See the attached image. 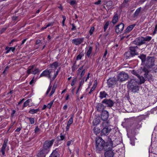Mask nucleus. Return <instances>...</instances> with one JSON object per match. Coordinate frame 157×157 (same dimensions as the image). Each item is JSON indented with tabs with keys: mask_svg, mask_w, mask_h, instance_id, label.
<instances>
[{
	"mask_svg": "<svg viewBox=\"0 0 157 157\" xmlns=\"http://www.w3.org/2000/svg\"><path fill=\"white\" fill-rule=\"evenodd\" d=\"M73 141L72 140L68 141L67 143V146H69L71 144H72Z\"/></svg>",
	"mask_w": 157,
	"mask_h": 157,
	"instance_id": "nucleus-54",
	"label": "nucleus"
},
{
	"mask_svg": "<svg viewBox=\"0 0 157 157\" xmlns=\"http://www.w3.org/2000/svg\"><path fill=\"white\" fill-rule=\"evenodd\" d=\"M85 72H86V71H85V69H83L82 71L81 74V75H80V76H81V77H82L84 75Z\"/></svg>",
	"mask_w": 157,
	"mask_h": 157,
	"instance_id": "nucleus-57",
	"label": "nucleus"
},
{
	"mask_svg": "<svg viewBox=\"0 0 157 157\" xmlns=\"http://www.w3.org/2000/svg\"><path fill=\"white\" fill-rule=\"evenodd\" d=\"M100 94L99 97L101 99L105 98L107 95V93L104 91L100 92Z\"/></svg>",
	"mask_w": 157,
	"mask_h": 157,
	"instance_id": "nucleus-29",
	"label": "nucleus"
},
{
	"mask_svg": "<svg viewBox=\"0 0 157 157\" xmlns=\"http://www.w3.org/2000/svg\"><path fill=\"white\" fill-rule=\"evenodd\" d=\"M94 27H92L90 28L89 31V33L90 35H91L93 34V32L94 30Z\"/></svg>",
	"mask_w": 157,
	"mask_h": 157,
	"instance_id": "nucleus-51",
	"label": "nucleus"
},
{
	"mask_svg": "<svg viewBox=\"0 0 157 157\" xmlns=\"http://www.w3.org/2000/svg\"><path fill=\"white\" fill-rule=\"evenodd\" d=\"M93 130L94 133L96 135L99 133L101 132L100 129L98 127H97L96 126L94 128Z\"/></svg>",
	"mask_w": 157,
	"mask_h": 157,
	"instance_id": "nucleus-27",
	"label": "nucleus"
},
{
	"mask_svg": "<svg viewBox=\"0 0 157 157\" xmlns=\"http://www.w3.org/2000/svg\"><path fill=\"white\" fill-rule=\"evenodd\" d=\"M113 4L112 2L111 1H108L106 3V6L108 8H111Z\"/></svg>",
	"mask_w": 157,
	"mask_h": 157,
	"instance_id": "nucleus-36",
	"label": "nucleus"
},
{
	"mask_svg": "<svg viewBox=\"0 0 157 157\" xmlns=\"http://www.w3.org/2000/svg\"><path fill=\"white\" fill-rule=\"evenodd\" d=\"M138 57L141 59L142 64L144 66L143 71L145 73H148L150 71L148 70L152 68L155 66V58L153 57L147 56L144 54H142L138 56Z\"/></svg>",
	"mask_w": 157,
	"mask_h": 157,
	"instance_id": "nucleus-1",
	"label": "nucleus"
},
{
	"mask_svg": "<svg viewBox=\"0 0 157 157\" xmlns=\"http://www.w3.org/2000/svg\"><path fill=\"white\" fill-rule=\"evenodd\" d=\"M15 49V47H10L8 50L6 51V53H8L10 51H11L12 52H14V51Z\"/></svg>",
	"mask_w": 157,
	"mask_h": 157,
	"instance_id": "nucleus-38",
	"label": "nucleus"
},
{
	"mask_svg": "<svg viewBox=\"0 0 157 157\" xmlns=\"http://www.w3.org/2000/svg\"><path fill=\"white\" fill-rule=\"evenodd\" d=\"M77 68V66L76 65V64L75 63L74 64L73 66L71 67V70L72 71H75L76 70Z\"/></svg>",
	"mask_w": 157,
	"mask_h": 157,
	"instance_id": "nucleus-44",
	"label": "nucleus"
},
{
	"mask_svg": "<svg viewBox=\"0 0 157 157\" xmlns=\"http://www.w3.org/2000/svg\"><path fill=\"white\" fill-rule=\"evenodd\" d=\"M151 39V37L150 36H147L145 37H144V39L145 43V41H150Z\"/></svg>",
	"mask_w": 157,
	"mask_h": 157,
	"instance_id": "nucleus-40",
	"label": "nucleus"
},
{
	"mask_svg": "<svg viewBox=\"0 0 157 157\" xmlns=\"http://www.w3.org/2000/svg\"><path fill=\"white\" fill-rule=\"evenodd\" d=\"M6 148L2 147L1 149V152L2 153V155H3L5 154V151Z\"/></svg>",
	"mask_w": 157,
	"mask_h": 157,
	"instance_id": "nucleus-55",
	"label": "nucleus"
},
{
	"mask_svg": "<svg viewBox=\"0 0 157 157\" xmlns=\"http://www.w3.org/2000/svg\"><path fill=\"white\" fill-rule=\"evenodd\" d=\"M69 3L71 5L73 6L74 5H76L77 3L76 1L75 0L71 1L69 2Z\"/></svg>",
	"mask_w": 157,
	"mask_h": 157,
	"instance_id": "nucleus-49",
	"label": "nucleus"
},
{
	"mask_svg": "<svg viewBox=\"0 0 157 157\" xmlns=\"http://www.w3.org/2000/svg\"><path fill=\"white\" fill-rule=\"evenodd\" d=\"M7 140H5L3 142L2 147L6 148V147L7 146Z\"/></svg>",
	"mask_w": 157,
	"mask_h": 157,
	"instance_id": "nucleus-46",
	"label": "nucleus"
},
{
	"mask_svg": "<svg viewBox=\"0 0 157 157\" xmlns=\"http://www.w3.org/2000/svg\"><path fill=\"white\" fill-rule=\"evenodd\" d=\"M144 40V37H139L133 41L132 43L136 45L140 46L145 43Z\"/></svg>",
	"mask_w": 157,
	"mask_h": 157,
	"instance_id": "nucleus-10",
	"label": "nucleus"
},
{
	"mask_svg": "<svg viewBox=\"0 0 157 157\" xmlns=\"http://www.w3.org/2000/svg\"><path fill=\"white\" fill-rule=\"evenodd\" d=\"M157 31V24L155 25V28L153 34H155L156 33Z\"/></svg>",
	"mask_w": 157,
	"mask_h": 157,
	"instance_id": "nucleus-61",
	"label": "nucleus"
},
{
	"mask_svg": "<svg viewBox=\"0 0 157 157\" xmlns=\"http://www.w3.org/2000/svg\"><path fill=\"white\" fill-rule=\"evenodd\" d=\"M114 147L113 142L111 139L108 137L107 141L104 144V150L105 151L112 150Z\"/></svg>",
	"mask_w": 157,
	"mask_h": 157,
	"instance_id": "nucleus-6",
	"label": "nucleus"
},
{
	"mask_svg": "<svg viewBox=\"0 0 157 157\" xmlns=\"http://www.w3.org/2000/svg\"><path fill=\"white\" fill-rule=\"evenodd\" d=\"M109 125V122L108 121H104L102 122L101 125V127L103 128L101 132V136H106L110 132L111 129Z\"/></svg>",
	"mask_w": 157,
	"mask_h": 157,
	"instance_id": "nucleus-2",
	"label": "nucleus"
},
{
	"mask_svg": "<svg viewBox=\"0 0 157 157\" xmlns=\"http://www.w3.org/2000/svg\"><path fill=\"white\" fill-rule=\"evenodd\" d=\"M124 26V24L122 23L117 25L115 29L116 33L118 34L121 33L123 29Z\"/></svg>",
	"mask_w": 157,
	"mask_h": 157,
	"instance_id": "nucleus-13",
	"label": "nucleus"
},
{
	"mask_svg": "<svg viewBox=\"0 0 157 157\" xmlns=\"http://www.w3.org/2000/svg\"><path fill=\"white\" fill-rule=\"evenodd\" d=\"M40 130L38 126H36L35 130V132L36 133L40 131Z\"/></svg>",
	"mask_w": 157,
	"mask_h": 157,
	"instance_id": "nucleus-56",
	"label": "nucleus"
},
{
	"mask_svg": "<svg viewBox=\"0 0 157 157\" xmlns=\"http://www.w3.org/2000/svg\"><path fill=\"white\" fill-rule=\"evenodd\" d=\"M39 110V109H32L30 110L29 111V113L31 114H34L36 113Z\"/></svg>",
	"mask_w": 157,
	"mask_h": 157,
	"instance_id": "nucleus-33",
	"label": "nucleus"
},
{
	"mask_svg": "<svg viewBox=\"0 0 157 157\" xmlns=\"http://www.w3.org/2000/svg\"><path fill=\"white\" fill-rule=\"evenodd\" d=\"M40 72V70L38 68L35 69V70L32 72V73L33 74L35 75L36 74L39 73Z\"/></svg>",
	"mask_w": 157,
	"mask_h": 157,
	"instance_id": "nucleus-42",
	"label": "nucleus"
},
{
	"mask_svg": "<svg viewBox=\"0 0 157 157\" xmlns=\"http://www.w3.org/2000/svg\"><path fill=\"white\" fill-rule=\"evenodd\" d=\"M27 118L29 119L31 124H33L34 123L35 118H34L27 117Z\"/></svg>",
	"mask_w": 157,
	"mask_h": 157,
	"instance_id": "nucleus-39",
	"label": "nucleus"
},
{
	"mask_svg": "<svg viewBox=\"0 0 157 157\" xmlns=\"http://www.w3.org/2000/svg\"><path fill=\"white\" fill-rule=\"evenodd\" d=\"M57 85L56 84L54 83L53 85V86L52 89V90L50 94V96H52L55 92V90L56 88Z\"/></svg>",
	"mask_w": 157,
	"mask_h": 157,
	"instance_id": "nucleus-32",
	"label": "nucleus"
},
{
	"mask_svg": "<svg viewBox=\"0 0 157 157\" xmlns=\"http://www.w3.org/2000/svg\"><path fill=\"white\" fill-rule=\"evenodd\" d=\"M109 24V22L107 21L105 24L104 27V31L105 32L106 31V29L108 28V26Z\"/></svg>",
	"mask_w": 157,
	"mask_h": 157,
	"instance_id": "nucleus-45",
	"label": "nucleus"
},
{
	"mask_svg": "<svg viewBox=\"0 0 157 157\" xmlns=\"http://www.w3.org/2000/svg\"><path fill=\"white\" fill-rule=\"evenodd\" d=\"M59 71H57L56 72L54 73V76L53 78V79H54L56 77V76H57V75L58 74V73H59Z\"/></svg>",
	"mask_w": 157,
	"mask_h": 157,
	"instance_id": "nucleus-53",
	"label": "nucleus"
},
{
	"mask_svg": "<svg viewBox=\"0 0 157 157\" xmlns=\"http://www.w3.org/2000/svg\"><path fill=\"white\" fill-rule=\"evenodd\" d=\"M101 119L103 121H107L106 120L109 117V113L106 110H104L101 113Z\"/></svg>",
	"mask_w": 157,
	"mask_h": 157,
	"instance_id": "nucleus-14",
	"label": "nucleus"
},
{
	"mask_svg": "<svg viewBox=\"0 0 157 157\" xmlns=\"http://www.w3.org/2000/svg\"><path fill=\"white\" fill-rule=\"evenodd\" d=\"M76 81V78H74L71 82V86H73L75 84V82Z\"/></svg>",
	"mask_w": 157,
	"mask_h": 157,
	"instance_id": "nucleus-60",
	"label": "nucleus"
},
{
	"mask_svg": "<svg viewBox=\"0 0 157 157\" xmlns=\"http://www.w3.org/2000/svg\"><path fill=\"white\" fill-rule=\"evenodd\" d=\"M58 66V63L57 62H54L53 63L50 65L51 69H54L55 71L57 67Z\"/></svg>",
	"mask_w": 157,
	"mask_h": 157,
	"instance_id": "nucleus-25",
	"label": "nucleus"
},
{
	"mask_svg": "<svg viewBox=\"0 0 157 157\" xmlns=\"http://www.w3.org/2000/svg\"><path fill=\"white\" fill-rule=\"evenodd\" d=\"M101 0H99L97 2L94 3V4L96 5H99L101 3Z\"/></svg>",
	"mask_w": 157,
	"mask_h": 157,
	"instance_id": "nucleus-59",
	"label": "nucleus"
},
{
	"mask_svg": "<svg viewBox=\"0 0 157 157\" xmlns=\"http://www.w3.org/2000/svg\"><path fill=\"white\" fill-rule=\"evenodd\" d=\"M135 25H136L134 24L128 26L125 30V32L126 33H128L131 31L135 27Z\"/></svg>",
	"mask_w": 157,
	"mask_h": 157,
	"instance_id": "nucleus-22",
	"label": "nucleus"
},
{
	"mask_svg": "<svg viewBox=\"0 0 157 157\" xmlns=\"http://www.w3.org/2000/svg\"><path fill=\"white\" fill-rule=\"evenodd\" d=\"M83 66H82L81 67L78 68V69L77 71H78V74L79 73H80V71L83 68Z\"/></svg>",
	"mask_w": 157,
	"mask_h": 157,
	"instance_id": "nucleus-63",
	"label": "nucleus"
},
{
	"mask_svg": "<svg viewBox=\"0 0 157 157\" xmlns=\"http://www.w3.org/2000/svg\"><path fill=\"white\" fill-rule=\"evenodd\" d=\"M55 72V70L53 69H46L40 75L39 77L44 76L49 79L51 78V73Z\"/></svg>",
	"mask_w": 157,
	"mask_h": 157,
	"instance_id": "nucleus-7",
	"label": "nucleus"
},
{
	"mask_svg": "<svg viewBox=\"0 0 157 157\" xmlns=\"http://www.w3.org/2000/svg\"><path fill=\"white\" fill-rule=\"evenodd\" d=\"M31 101V99H28L26 100L24 103L23 107H25L29 105V102Z\"/></svg>",
	"mask_w": 157,
	"mask_h": 157,
	"instance_id": "nucleus-37",
	"label": "nucleus"
},
{
	"mask_svg": "<svg viewBox=\"0 0 157 157\" xmlns=\"http://www.w3.org/2000/svg\"><path fill=\"white\" fill-rule=\"evenodd\" d=\"M52 104H51L50 103H49L47 105V107L49 109H50L52 106Z\"/></svg>",
	"mask_w": 157,
	"mask_h": 157,
	"instance_id": "nucleus-64",
	"label": "nucleus"
},
{
	"mask_svg": "<svg viewBox=\"0 0 157 157\" xmlns=\"http://www.w3.org/2000/svg\"><path fill=\"white\" fill-rule=\"evenodd\" d=\"M141 9H142L141 7H140V8H139L136 9L135 12L133 14V17H135L137 16L140 13L141 11Z\"/></svg>",
	"mask_w": 157,
	"mask_h": 157,
	"instance_id": "nucleus-24",
	"label": "nucleus"
},
{
	"mask_svg": "<svg viewBox=\"0 0 157 157\" xmlns=\"http://www.w3.org/2000/svg\"><path fill=\"white\" fill-rule=\"evenodd\" d=\"M71 25L72 26V28L71 29L72 30H74L76 29V27L75 26L74 24H72Z\"/></svg>",
	"mask_w": 157,
	"mask_h": 157,
	"instance_id": "nucleus-62",
	"label": "nucleus"
},
{
	"mask_svg": "<svg viewBox=\"0 0 157 157\" xmlns=\"http://www.w3.org/2000/svg\"><path fill=\"white\" fill-rule=\"evenodd\" d=\"M100 122V120L99 118H96L94 119L93 122V124L94 125L98 124Z\"/></svg>",
	"mask_w": 157,
	"mask_h": 157,
	"instance_id": "nucleus-26",
	"label": "nucleus"
},
{
	"mask_svg": "<svg viewBox=\"0 0 157 157\" xmlns=\"http://www.w3.org/2000/svg\"><path fill=\"white\" fill-rule=\"evenodd\" d=\"M105 141L101 138L96 139L95 142L96 150L99 152L104 149V150Z\"/></svg>",
	"mask_w": 157,
	"mask_h": 157,
	"instance_id": "nucleus-4",
	"label": "nucleus"
},
{
	"mask_svg": "<svg viewBox=\"0 0 157 157\" xmlns=\"http://www.w3.org/2000/svg\"><path fill=\"white\" fill-rule=\"evenodd\" d=\"M138 77L140 79V82H138L137 81L138 84H142L144 83L145 82V79L144 77L143 76H140V75L139 77Z\"/></svg>",
	"mask_w": 157,
	"mask_h": 157,
	"instance_id": "nucleus-23",
	"label": "nucleus"
},
{
	"mask_svg": "<svg viewBox=\"0 0 157 157\" xmlns=\"http://www.w3.org/2000/svg\"><path fill=\"white\" fill-rule=\"evenodd\" d=\"M117 81L116 78H111L107 80V84L109 87H113L117 83Z\"/></svg>",
	"mask_w": 157,
	"mask_h": 157,
	"instance_id": "nucleus-9",
	"label": "nucleus"
},
{
	"mask_svg": "<svg viewBox=\"0 0 157 157\" xmlns=\"http://www.w3.org/2000/svg\"><path fill=\"white\" fill-rule=\"evenodd\" d=\"M128 1H127L125 2V0H124V1L123 3L121 4V7H124L125 6H126L127 4V2H128Z\"/></svg>",
	"mask_w": 157,
	"mask_h": 157,
	"instance_id": "nucleus-43",
	"label": "nucleus"
},
{
	"mask_svg": "<svg viewBox=\"0 0 157 157\" xmlns=\"http://www.w3.org/2000/svg\"><path fill=\"white\" fill-rule=\"evenodd\" d=\"M118 19V15L117 13H116L115 14L113 18L112 21L114 25L117 22Z\"/></svg>",
	"mask_w": 157,
	"mask_h": 157,
	"instance_id": "nucleus-21",
	"label": "nucleus"
},
{
	"mask_svg": "<svg viewBox=\"0 0 157 157\" xmlns=\"http://www.w3.org/2000/svg\"><path fill=\"white\" fill-rule=\"evenodd\" d=\"M83 56V53H80L76 57V60H78L81 59L82 57Z\"/></svg>",
	"mask_w": 157,
	"mask_h": 157,
	"instance_id": "nucleus-41",
	"label": "nucleus"
},
{
	"mask_svg": "<svg viewBox=\"0 0 157 157\" xmlns=\"http://www.w3.org/2000/svg\"><path fill=\"white\" fill-rule=\"evenodd\" d=\"M48 152V151H46L43 149L40 151L38 154V157H45L46 154Z\"/></svg>",
	"mask_w": 157,
	"mask_h": 157,
	"instance_id": "nucleus-15",
	"label": "nucleus"
},
{
	"mask_svg": "<svg viewBox=\"0 0 157 157\" xmlns=\"http://www.w3.org/2000/svg\"><path fill=\"white\" fill-rule=\"evenodd\" d=\"M93 49L92 47L91 46H89V49L87 51L86 55L89 58L90 57V55L92 53V50Z\"/></svg>",
	"mask_w": 157,
	"mask_h": 157,
	"instance_id": "nucleus-31",
	"label": "nucleus"
},
{
	"mask_svg": "<svg viewBox=\"0 0 157 157\" xmlns=\"http://www.w3.org/2000/svg\"><path fill=\"white\" fill-rule=\"evenodd\" d=\"M105 157H113L114 153L112 150L105 151L104 154Z\"/></svg>",
	"mask_w": 157,
	"mask_h": 157,
	"instance_id": "nucleus-17",
	"label": "nucleus"
},
{
	"mask_svg": "<svg viewBox=\"0 0 157 157\" xmlns=\"http://www.w3.org/2000/svg\"><path fill=\"white\" fill-rule=\"evenodd\" d=\"M134 53H132L129 51L126 52L124 54V55L126 59H128L131 57H133L135 56Z\"/></svg>",
	"mask_w": 157,
	"mask_h": 157,
	"instance_id": "nucleus-18",
	"label": "nucleus"
},
{
	"mask_svg": "<svg viewBox=\"0 0 157 157\" xmlns=\"http://www.w3.org/2000/svg\"><path fill=\"white\" fill-rule=\"evenodd\" d=\"M96 108L98 112H101L104 111L103 110L105 109V106L103 104L99 103L97 105Z\"/></svg>",
	"mask_w": 157,
	"mask_h": 157,
	"instance_id": "nucleus-16",
	"label": "nucleus"
},
{
	"mask_svg": "<svg viewBox=\"0 0 157 157\" xmlns=\"http://www.w3.org/2000/svg\"><path fill=\"white\" fill-rule=\"evenodd\" d=\"M102 103L105 104L107 107H111L114 104V102L110 99H105L102 102Z\"/></svg>",
	"mask_w": 157,
	"mask_h": 157,
	"instance_id": "nucleus-11",
	"label": "nucleus"
},
{
	"mask_svg": "<svg viewBox=\"0 0 157 157\" xmlns=\"http://www.w3.org/2000/svg\"><path fill=\"white\" fill-rule=\"evenodd\" d=\"M144 76L148 81H152L153 76L151 74H148V73H145L144 75Z\"/></svg>",
	"mask_w": 157,
	"mask_h": 157,
	"instance_id": "nucleus-20",
	"label": "nucleus"
},
{
	"mask_svg": "<svg viewBox=\"0 0 157 157\" xmlns=\"http://www.w3.org/2000/svg\"><path fill=\"white\" fill-rule=\"evenodd\" d=\"M60 140H65L66 138L65 136L64 135H62L61 134H60Z\"/></svg>",
	"mask_w": 157,
	"mask_h": 157,
	"instance_id": "nucleus-48",
	"label": "nucleus"
},
{
	"mask_svg": "<svg viewBox=\"0 0 157 157\" xmlns=\"http://www.w3.org/2000/svg\"><path fill=\"white\" fill-rule=\"evenodd\" d=\"M107 54V50H106L104 54V55L103 57L102 60H106V55Z\"/></svg>",
	"mask_w": 157,
	"mask_h": 157,
	"instance_id": "nucleus-50",
	"label": "nucleus"
},
{
	"mask_svg": "<svg viewBox=\"0 0 157 157\" xmlns=\"http://www.w3.org/2000/svg\"><path fill=\"white\" fill-rule=\"evenodd\" d=\"M131 73L133 75L137 76V77H139L141 72H140L138 70L136 71L134 70L130 71Z\"/></svg>",
	"mask_w": 157,
	"mask_h": 157,
	"instance_id": "nucleus-28",
	"label": "nucleus"
},
{
	"mask_svg": "<svg viewBox=\"0 0 157 157\" xmlns=\"http://www.w3.org/2000/svg\"><path fill=\"white\" fill-rule=\"evenodd\" d=\"M137 81L136 79H132L128 82V86L130 90L134 93L138 91L139 89V87L138 86Z\"/></svg>",
	"mask_w": 157,
	"mask_h": 157,
	"instance_id": "nucleus-3",
	"label": "nucleus"
},
{
	"mask_svg": "<svg viewBox=\"0 0 157 157\" xmlns=\"http://www.w3.org/2000/svg\"><path fill=\"white\" fill-rule=\"evenodd\" d=\"M84 77L82 78V79L81 80V81L80 82L79 85L80 86H81L83 84V83H84Z\"/></svg>",
	"mask_w": 157,
	"mask_h": 157,
	"instance_id": "nucleus-58",
	"label": "nucleus"
},
{
	"mask_svg": "<svg viewBox=\"0 0 157 157\" xmlns=\"http://www.w3.org/2000/svg\"><path fill=\"white\" fill-rule=\"evenodd\" d=\"M96 85H95V84L93 85L90 91L89 92V94H91V92L95 89L96 87Z\"/></svg>",
	"mask_w": 157,
	"mask_h": 157,
	"instance_id": "nucleus-47",
	"label": "nucleus"
},
{
	"mask_svg": "<svg viewBox=\"0 0 157 157\" xmlns=\"http://www.w3.org/2000/svg\"><path fill=\"white\" fill-rule=\"evenodd\" d=\"M52 86H51L50 85L48 87V89L47 90V91L46 93V94L47 95H48V94L49 93V92H50V91L51 89V88H52Z\"/></svg>",
	"mask_w": 157,
	"mask_h": 157,
	"instance_id": "nucleus-52",
	"label": "nucleus"
},
{
	"mask_svg": "<svg viewBox=\"0 0 157 157\" xmlns=\"http://www.w3.org/2000/svg\"><path fill=\"white\" fill-rule=\"evenodd\" d=\"M84 40V38H75L72 40V43L76 45H78L82 43Z\"/></svg>",
	"mask_w": 157,
	"mask_h": 157,
	"instance_id": "nucleus-12",
	"label": "nucleus"
},
{
	"mask_svg": "<svg viewBox=\"0 0 157 157\" xmlns=\"http://www.w3.org/2000/svg\"><path fill=\"white\" fill-rule=\"evenodd\" d=\"M74 117L73 115H72L71 118L69 119L67 125L70 126L71 125L73 122V118Z\"/></svg>",
	"mask_w": 157,
	"mask_h": 157,
	"instance_id": "nucleus-35",
	"label": "nucleus"
},
{
	"mask_svg": "<svg viewBox=\"0 0 157 157\" xmlns=\"http://www.w3.org/2000/svg\"><path fill=\"white\" fill-rule=\"evenodd\" d=\"M117 80L120 82H123L129 78V76L128 74L124 72H120L117 76Z\"/></svg>",
	"mask_w": 157,
	"mask_h": 157,
	"instance_id": "nucleus-5",
	"label": "nucleus"
},
{
	"mask_svg": "<svg viewBox=\"0 0 157 157\" xmlns=\"http://www.w3.org/2000/svg\"><path fill=\"white\" fill-rule=\"evenodd\" d=\"M54 140H48L45 142L43 145V149L46 151H48V149L52 145Z\"/></svg>",
	"mask_w": 157,
	"mask_h": 157,
	"instance_id": "nucleus-8",
	"label": "nucleus"
},
{
	"mask_svg": "<svg viewBox=\"0 0 157 157\" xmlns=\"http://www.w3.org/2000/svg\"><path fill=\"white\" fill-rule=\"evenodd\" d=\"M138 47L137 46L135 47H130L129 48V50L130 51V52H131L132 53H134L135 56L138 55V53L136 52V49Z\"/></svg>",
	"mask_w": 157,
	"mask_h": 157,
	"instance_id": "nucleus-19",
	"label": "nucleus"
},
{
	"mask_svg": "<svg viewBox=\"0 0 157 157\" xmlns=\"http://www.w3.org/2000/svg\"><path fill=\"white\" fill-rule=\"evenodd\" d=\"M34 67V65H33L29 67L28 70L27 71V73L28 75L30 74L31 73V71L33 70Z\"/></svg>",
	"mask_w": 157,
	"mask_h": 157,
	"instance_id": "nucleus-34",
	"label": "nucleus"
},
{
	"mask_svg": "<svg viewBox=\"0 0 157 157\" xmlns=\"http://www.w3.org/2000/svg\"><path fill=\"white\" fill-rule=\"evenodd\" d=\"M49 157H59V154L55 150L52 153Z\"/></svg>",
	"mask_w": 157,
	"mask_h": 157,
	"instance_id": "nucleus-30",
	"label": "nucleus"
}]
</instances>
